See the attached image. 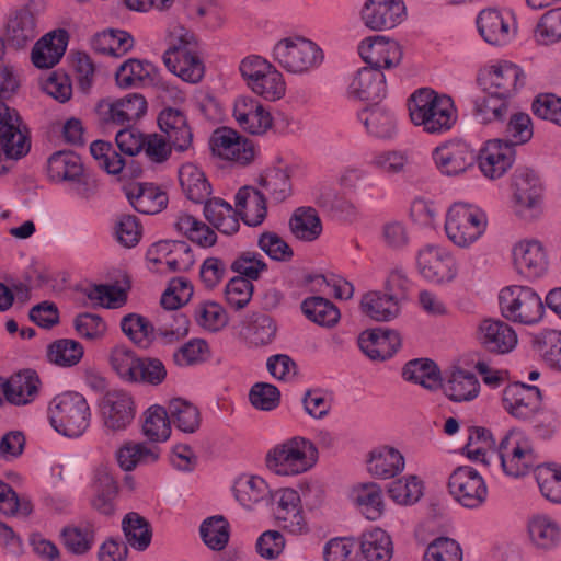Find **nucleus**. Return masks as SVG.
<instances>
[{
    "label": "nucleus",
    "instance_id": "nucleus-20",
    "mask_svg": "<svg viewBox=\"0 0 561 561\" xmlns=\"http://www.w3.org/2000/svg\"><path fill=\"white\" fill-rule=\"evenodd\" d=\"M419 273L434 284L449 283L455 277L456 260L451 252L439 247L427 245L416 257Z\"/></svg>",
    "mask_w": 561,
    "mask_h": 561
},
{
    "label": "nucleus",
    "instance_id": "nucleus-3",
    "mask_svg": "<svg viewBox=\"0 0 561 561\" xmlns=\"http://www.w3.org/2000/svg\"><path fill=\"white\" fill-rule=\"evenodd\" d=\"M53 428L67 437H80L90 426L91 410L79 392L67 391L54 397L47 409Z\"/></svg>",
    "mask_w": 561,
    "mask_h": 561
},
{
    "label": "nucleus",
    "instance_id": "nucleus-9",
    "mask_svg": "<svg viewBox=\"0 0 561 561\" xmlns=\"http://www.w3.org/2000/svg\"><path fill=\"white\" fill-rule=\"evenodd\" d=\"M474 25L480 38L496 49L512 45L518 35L517 18L512 10L505 8L488 7L480 10Z\"/></svg>",
    "mask_w": 561,
    "mask_h": 561
},
{
    "label": "nucleus",
    "instance_id": "nucleus-45",
    "mask_svg": "<svg viewBox=\"0 0 561 561\" xmlns=\"http://www.w3.org/2000/svg\"><path fill=\"white\" fill-rule=\"evenodd\" d=\"M358 118L367 133L376 138L389 139L397 131L394 115L383 107L365 108L358 113Z\"/></svg>",
    "mask_w": 561,
    "mask_h": 561
},
{
    "label": "nucleus",
    "instance_id": "nucleus-29",
    "mask_svg": "<svg viewBox=\"0 0 561 561\" xmlns=\"http://www.w3.org/2000/svg\"><path fill=\"white\" fill-rule=\"evenodd\" d=\"M68 45V34L64 30L53 31L38 39L31 53L35 67L48 69L59 62Z\"/></svg>",
    "mask_w": 561,
    "mask_h": 561
},
{
    "label": "nucleus",
    "instance_id": "nucleus-33",
    "mask_svg": "<svg viewBox=\"0 0 561 561\" xmlns=\"http://www.w3.org/2000/svg\"><path fill=\"white\" fill-rule=\"evenodd\" d=\"M486 496L488 488L482 476L471 467H458V503L467 508H478Z\"/></svg>",
    "mask_w": 561,
    "mask_h": 561
},
{
    "label": "nucleus",
    "instance_id": "nucleus-37",
    "mask_svg": "<svg viewBox=\"0 0 561 561\" xmlns=\"http://www.w3.org/2000/svg\"><path fill=\"white\" fill-rule=\"evenodd\" d=\"M147 112V101L139 93H129L107 104L105 119L116 125L136 122Z\"/></svg>",
    "mask_w": 561,
    "mask_h": 561
},
{
    "label": "nucleus",
    "instance_id": "nucleus-43",
    "mask_svg": "<svg viewBox=\"0 0 561 561\" xmlns=\"http://www.w3.org/2000/svg\"><path fill=\"white\" fill-rule=\"evenodd\" d=\"M204 203V216L218 231L233 234L239 230L236 210L229 203L218 197L208 198Z\"/></svg>",
    "mask_w": 561,
    "mask_h": 561
},
{
    "label": "nucleus",
    "instance_id": "nucleus-8",
    "mask_svg": "<svg viewBox=\"0 0 561 561\" xmlns=\"http://www.w3.org/2000/svg\"><path fill=\"white\" fill-rule=\"evenodd\" d=\"M273 60L285 71L304 75L318 68L323 61L322 49L311 39L289 36L279 39L272 50Z\"/></svg>",
    "mask_w": 561,
    "mask_h": 561
},
{
    "label": "nucleus",
    "instance_id": "nucleus-14",
    "mask_svg": "<svg viewBox=\"0 0 561 561\" xmlns=\"http://www.w3.org/2000/svg\"><path fill=\"white\" fill-rule=\"evenodd\" d=\"M47 174L51 181L69 182L80 197H90L96 188L95 181L84 173L82 162L72 151H57L47 161Z\"/></svg>",
    "mask_w": 561,
    "mask_h": 561
},
{
    "label": "nucleus",
    "instance_id": "nucleus-58",
    "mask_svg": "<svg viewBox=\"0 0 561 561\" xmlns=\"http://www.w3.org/2000/svg\"><path fill=\"white\" fill-rule=\"evenodd\" d=\"M260 185L270 198L276 203L284 202L291 194V182L286 169L272 168L260 178Z\"/></svg>",
    "mask_w": 561,
    "mask_h": 561
},
{
    "label": "nucleus",
    "instance_id": "nucleus-5",
    "mask_svg": "<svg viewBox=\"0 0 561 561\" xmlns=\"http://www.w3.org/2000/svg\"><path fill=\"white\" fill-rule=\"evenodd\" d=\"M318 461L316 445L295 436L275 445L266 455V466L276 474L291 477L309 471Z\"/></svg>",
    "mask_w": 561,
    "mask_h": 561
},
{
    "label": "nucleus",
    "instance_id": "nucleus-19",
    "mask_svg": "<svg viewBox=\"0 0 561 561\" xmlns=\"http://www.w3.org/2000/svg\"><path fill=\"white\" fill-rule=\"evenodd\" d=\"M503 408L515 419L529 420L542 408V397L538 387L515 382L504 388Z\"/></svg>",
    "mask_w": 561,
    "mask_h": 561
},
{
    "label": "nucleus",
    "instance_id": "nucleus-32",
    "mask_svg": "<svg viewBox=\"0 0 561 561\" xmlns=\"http://www.w3.org/2000/svg\"><path fill=\"white\" fill-rule=\"evenodd\" d=\"M488 218L477 205L458 203V247H469L485 231Z\"/></svg>",
    "mask_w": 561,
    "mask_h": 561
},
{
    "label": "nucleus",
    "instance_id": "nucleus-31",
    "mask_svg": "<svg viewBox=\"0 0 561 561\" xmlns=\"http://www.w3.org/2000/svg\"><path fill=\"white\" fill-rule=\"evenodd\" d=\"M92 489L93 495L90 500L92 508L102 515H112L115 512L118 484L108 468L101 466L95 469Z\"/></svg>",
    "mask_w": 561,
    "mask_h": 561
},
{
    "label": "nucleus",
    "instance_id": "nucleus-4",
    "mask_svg": "<svg viewBox=\"0 0 561 561\" xmlns=\"http://www.w3.org/2000/svg\"><path fill=\"white\" fill-rule=\"evenodd\" d=\"M501 316L523 325H535L545 316V304L540 295L528 285L512 284L504 286L497 294Z\"/></svg>",
    "mask_w": 561,
    "mask_h": 561
},
{
    "label": "nucleus",
    "instance_id": "nucleus-57",
    "mask_svg": "<svg viewBox=\"0 0 561 561\" xmlns=\"http://www.w3.org/2000/svg\"><path fill=\"white\" fill-rule=\"evenodd\" d=\"M84 348L78 341L61 339L53 342L47 348V358L60 367H72L83 357Z\"/></svg>",
    "mask_w": 561,
    "mask_h": 561
},
{
    "label": "nucleus",
    "instance_id": "nucleus-35",
    "mask_svg": "<svg viewBox=\"0 0 561 561\" xmlns=\"http://www.w3.org/2000/svg\"><path fill=\"white\" fill-rule=\"evenodd\" d=\"M4 397L15 405H25L35 400L38 394L41 380L33 370H24L4 380Z\"/></svg>",
    "mask_w": 561,
    "mask_h": 561
},
{
    "label": "nucleus",
    "instance_id": "nucleus-55",
    "mask_svg": "<svg viewBox=\"0 0 561 561\" xmlns=\"http://www.w3.org/2000/svg\"><path fill=\"white\" fill-rule=\"evenodd\" d=\"M197 38L195 34L182 25H174L168 35V49L162 59L164 64L176 61V57H184L183 54L195 51Z\"/></svg>",
    "mask_w": 561,
    "mask_h": 561
},
{
    "label": "nucleus",
    "instance_id": "nucleus-47",
    "mask_svg": "<svg viewBox=\"0 0 561 561\" xmlns=\"http://www.w3.org/2000/svg\"><path fill=\"white\" fill-rule=\"evenodd\" d=\"M154 72L156 68L151 62L128 59L118 67L115 80L119 88L128 89L152 81Z\"/></svg>",
    "mask_w": 561,
    "mask_h": 561
},
{
    "label": "nucleus",
    "instance_id": "nucleus-23",
    "mask_svg": "<svg viewBox=\"0 0 561 561\" xmlns=\"http://www.w3.org/2000/svg\"><path fill=\"white\" fill-rule=\"evenodd\" d=\"M358 53L369 68L379 70L396 67L402 59L401 46L383 36L364 39L358 46Z\"/></svg>",
    "mask_w": 561,
    "mask_h": 561
},
{
    "label": "nucleus",
    "instance_id": "nucleus-59",
    "mask_svg": "<svg viewBox=\"0 0 561 561\" xmlns=\"http://www.w3.org/2000/svg\"><path fill=\"white\" fill-rule=\"evenodd\" d=\"M122 527L127 542L135 549L142 551L151 542V530L148 522L138 513H128L123 522Z\"/></svg>",
    "mask_w": 561,
    "mask_h": 561
},
{
    "label": "nucleus",
    "instance_id": "nucleus-25",
    "mask_svg": "<svg viewBox=\"0 0 561 561\" xmlns=\"http://www.w3.org/2000/svg\"><path fill=\"white\" fill-rule=\"evenodd\" d=\"M104 425L112 431L125 430L135 417L134 400L125 391L107 392L101 403Z\"/></svg>",
    "mask_w": 561,
    "mask_h": 561
},
{
    "label": "nucleus",
    "instance_id": "nucleus-7",
    "mask_svg": "<svg viewBox=\"0 0 561 561\" xmlns=\"http://www.w3.org/2000/svg\"><path fill=\"white\" fill-rule=\"evenodd\" d=\"M162 317L165 323L156 330L146 317L138 313H128L122 318L121 329L134 344L141 348H148L157 334L171 340L172 337L179 339L187 333L188 321L185 316L164 312Z\"/></svg>",
    "mask_w": 561,
    "mask_h": 561
},
{
    "label": "nucleus",
    "instance_id": "nucleus-28",
    "mask_svg": "<svg viewBox=\"0 0 561 561\" xmlns=\"http://www.w3.org/2000/svg\"><path fill=\"white\" fill-rule=\"evenodd\" d=\"M401 336L393 330H371L363 332L358 345L373 360H386L401 347Z\"/></svg>",
    "mask_w": 561,
    "mask_h": 561
},
{
    "label": "nucleus",
    "instance_id": "nucleus-52",
    "mask_svg": "<svg viewBox=\"0 0 561 561\" xmlns=\"http://www.w3.org/2000/svg\"><path fill=\"white\" fill-rule=\"evenodd\" d=\"M362 553L367 561H389L392 557V541L381 528H374L362 536Z\"/></svg>",
    "mask_w": 561,
    "mask_h": 561
},
{
    "label": "nucleus",
    "instance_id": "nucleus-42",
    "mask_svg": "<svg viewBox=\"0 0 561 561\" xmlns=\"http://www.w3.org/2000/svg\"><path fill=\"white\" fill-rule=\"evenodd\" d=\"M363 313L376 321H390L397 318L401 310V304L388 293L369 291L360 300Z\"/></svg>",
    "mask_w": 561,
    "mask_h": 561
},
{
    "label": "nucleus",
    "instance_id": "nucleus-36",
    "mask_svg": "<svg viewBox=\"0 0 561 561\" xmlns=\"http://www.w3.org/2000/svg\"><path fill=\"white\" fill-rule=\"evenodd\" d=\"M404 457L390 446H381L374 449L367 461L368 472L378 479H390L404 469Z\"/></svg>",
    "mask_w": 561,
    "mask_h": 561
},
{
    "label": "nucleus",
    "instance_id": "nucleus-62",
    "mask_svg": "<svg viewBox=\"0 0 561 561\" xmlns=\"http://www.w3.org/2000/svg\"><path fill=\"white\" fill-rule=\"evenodd\" d=\"M495 447L492 433L485 427L473 426L469 428L468 439L462 454L473 461H484L489 450Z\"/></svg>",
    "mask_w": 561,
    "mask_h": 561
},
{
    "label": "nucleus",
    "instance_id": "nucleus-34",
    "mask_svg": "<svg viewBox=\"0 0 561 561\" xmlns=\"http://www.w3.org/2000/svg\"><path fill=\"white\" fill-rule=\"evenodd\" d=\"M300 499L294 489H283L278 493V500L274 507L276 519L283 527L293 534H301L307 530L304 516L299 507Z\"/></svg>",
    "mask_w": 561,
    "mask_h": 561
},
{
    "label": "nucleus",
    "instance_id": "nucleus-24",
    "mask_svg": "<svg viewBox=\"0 0 561 561\" xmlns=\"http://www.w3.org/2000/svg\"><path fill=\"white\" fill-rule=\"evenodd\" d=\"M233 116L240 128L252 135H263L273 125L271 113L252 96L242 95L236 99Z\"/></svg>",
    "mask_w": 561,
    "mask_h": 561
},
{
    "label": "nucleus",
    "instance_id": "nucleus-10",
    "mask_svg": "<svg viewBox=\"0 0 561 561\" xmlns=\"http://www.w3.org/2000/svg\"><path fill=\"white\" fill-rule=\"evenodd\" d=\"M240 72L248 88L267 101L280 100L286 93L283 73L261 56H249L240 64Z\"/></svg>",
    "mask_w": 561,
    "mask_h": 561
},
{
    "label": "nucleus",
    "instance_id": "nucleus-61",
    "mask_svg": "<svg viewBox=\"0 0 561 561\" xmlns=\"http://www.w3.org/2000/svg\"><path fill=\"white\" fill-rule=\"evenodd\" d=\"M301 309L308 319L320 325H334L340 318L337 308L328 299L319 296L306 298L301 304Z\"/></svg>",
    "mask_w": 561,
    "mask_h": 561
},
{
    "label": "nucleus",
    "instance_id": "nucleus-38",
    "mask_svg": "<svg viewBox=\"0 0 561 561\" xmlns=\"http://www.w3.org/2000/svg\"><path fill=\"white\" fill-rule=\"evenodd\" d=\"M182 192L193 203L201 204L209 198L211 185L204 171L194 163H184L179 170Z\"/></svg>",
    "mask_w": 561,
    "mask_h": 561
},
{
    "label": "nucleus",
    "instance_id": "nucleus-16",
    "mask_svg": "<svg viewBox=\"0 0 561 561\" xmlns=\"http://www.w3.org/2000/svg\"><path fill=\"white\" fill-rule=\"evenodd\" d=\"M147 260L158 272H183L194 264V255L184 241L162 240L147 251Z\"/></svg>",
    "mask_w": 561,
    "mask_h": 561
},
{
    "label": "nucleus",
    "instance_id": "nucleus-30",
    "mask_svg": "<svg viewBox=\"0 0 561 561\" xmlns=\"http://www.w3.org/2000/svg\"><path fill=\"white\" fill-rule=\"evenodd\" d=\"M158 124L176 151H186L192 147L193 133L180 110L164 108L159 114Z\"/></svg>",
    "mask_w": 561,
    "mask_h": 561
},
{
    "label": "nucleus",
    "instance_id": "nucleus-63",
    "mask_svg": "<svg viewBox=\"0 0 561 561\" xmlns=\"http://www.w3.org/2000/svg\"><path fill=\"white\" fill-rule=\"evenodd\" d=\"M233 492L239 503L250 508L265 496L267 484L260 477L243 476L234 482Z\"/></svg>",
    "mask_w": 561,
    "mask_h": 561
},
{
    "label": "nucleus",
    "instance_id": "nucleus-53",
    "mask_svg": "<svg viewBox=\"0 0 561 561\" xmlns=\"http://www.w3.org/2000/svg\"><path fill=\"white\" fill-rule=\"evenodd\" d=\"M293 234L302 241H313L322 232L321 220L316 209L300 207L296 209L289 221Z\"/></svg>",
    "mask_w": 561,
    "mask_h": 561
},
{
    "label": "nucleus",
    "instance_id": "nucleus-26",
    "mask_svg": "<svg viewBox=\"0 0 561 561\" xmlns=\"http://www.w3.org/2000/svg\"><path fill=\"white\" fill-rule=\"evenodd\" d=\"M479 343L488 351L505 354L517 345V334L506 322L499 319L483 320L477 331Z\"/></svg>",
    "mask_w": 561,
    "mask_h": 561
},
{
    "label": "nucleus",
    "instance_id": "nucleus-22",
    "mask_svg": "<svg viewBox=\"0 0 561 561\" xmlns=\"http://www.w3.org/2000/svg\"><path fill=\"white\" fill-rule=\"evenodd\" d=\"M515 161V149L508 141L491 139L479 151V169L491 180L502 178Z\"/></svg>",
    "mask_w": 561,
    "mask_h": 561
},
{
    "label": "nucleus",
    "instance_id": "nucleus-27",
    "mask_svg": "<svg viewBox=\"0 0 561 561\" xmlns=\"http://www.w3.org/2000/svg\"><path fill=\"white\" fill-rule=\"evenodd\" d=\"M387 93L386 77L376 68L364 67L351 78L347 94L360 101H378Z\"/></svg>",
    "mask_w": 561,
    "mask_h": 561
},
{
    "label": "nucleus",
    "instance_id": "nucleus-17",
    "mask_svg": "<svg viewBox=\"0 0 561 561\" xmlns=\"http://www.w3.org/2000/svg\"><path fill=\"white\" fill-rule=\"evenodd\" d=\"M525 541L538 552H551L561 546V523L547 513H535L525 522Z\"/></svg>",
    "mask_w": 561,
    "mask_h": 561
},
{
    "label": "nucleus",
    "instance_id": "nucleus-13",
    "mask_svg": "<svg viewBox=\"0 0 561 561\" xmlns=\"http://www.w3.org/2000/svg\"><path fill=\"white\" fill-rule=\"evenodd\" d=\"M31 150V137L16 110L0 103V173L7 171L2 157L19 160Z\"/></svg>",
    "mask_w": 561,
    "mask_h": 561
},
{
    "label": "nucleus",
    "instance_id": "nucleus-15",
    "mask_svg": "<svg viewBox=\"0 0 561 561\" xmlns=\"http://www.w3.org/2000/svg\"><path fill=\"white\" fill-rule=\"evenodd\" d=\"M39 34L38 13L30 3L9 11L3 24V42L14 49L28 46Z\"/></svg>",
    "mask_w": 561,
    "mask_h": 561
},
{
    "label": "nucleus",
    "instance_id": "nucleus-44",
    "mask_svg": "<svg viewBox=\"0 0 561 561\" xmlns=\"http://www.w3.org/2000/svg\"><path fill=\"white\" fill-rule=\"evenodd\" d=\"M160 449L145 443H126L116 453V459L124 471H131L138 466L154 463Z\"/></svg>",
    "mask_w": 561,
    "mask_h": 561
},
{
    "label": "nucleus",
    "instance_id": "nucleus-50",
    "mask_svg": "<svg viewBox=\"0 0 561 561\" xmlns=\"http://www.w3.org/2000/svg\"><path fill=\"white\" fill-rule=\"evenodd\" d=\"M134 46V38L122 30H107L92 38V47L96 53L122 57Z\"/></svg>",
    "mask_w": 561,
    "mask_h": 561
},
{
    "label": "nucleus",
    "instance_id": "nucleus-54",
    "mask_svg": "<svg viewBox=\"0 0 561 561\" xmlns=\"http://www.w3.org/2000/svg\"><path fill=\"white\" fill-rule=\"evenodd\" d=\"M94 537L95 527L90 522L67 526L61 531L65 547L75 554L88 552L94 543Z\"/></svg>",
    "mask_w": 561,
    "mask_h": 561
},
{
    "label": "nucleus",
    "instance_id": "nucleus-21",
    "mask_svg": "<svg viewBox=\"0 0 561 561\" xmlns=\"http://www.w3.org/2000/svg\"><path fill=\"white\" fill-rule=\"evenodd\" d=\"M404 16L405 5L402 0H366L360 10L364 25L373 31L393 28Z\"/></svg>",
    "mask_w": 561,
    "mask_h": 561
},
{
    "label": "nucleus",
    "instance_id": "nucleus-49",
    "mask_svg": "<svg viewBox=\"0 0 561 561\" xmlns=\"http://www.w3.org/2000/svg\"><path fill=\"white\" fill-rule=\"evenodd\" d=\"M354 502L367 519H378L385 511L383 494L377 483H364L353 490Z\"/></svg>",
    "mask_w": 561,
    "mask_h": 561
},
{
    "label": "nucleus",
    "instance_id": "nucleus-40",
    "mask_svg": "<svg viewBox=\"0 0 561 561\" xmlns=\"http://www.w3.org/2000/svg\"><path fill=\"white\" fill-rule=\"evenodd\" d=\"M402 378L432 392L437 391L442 386L440 370L430 358L409 360L402 368Z\"/></svg>",
    "mask_w": 561,
    "mask_h": 561
},
{
    "label": "nucleus",
    "instance_id": "nucleus-56",
    "mask_svg": "<svg viewBox=\"0 0 561 561\" xmlns=\"http://www.w3.org/2000/svg\"><path fill=\"white\" fill-rule=\"evenodd\" d=\"M170 422L184 433H194L201 424L198 409L191 402L176 398L170 401L168 407Z\"/></svg>",
    "mask_w": 561,
    "mask_h": 561
},
{
    "label": "nucleus",
    "instance_id": "nucleus-48",
    "mask_svg": "<svg viewBox=\"0 0 561 561\" xmlns=\"http://www.w3.org/2000/svg\"><path fill=\"white\" fill-rule=\"evenodd\" d=\"M142 434L152 443H162L171 435L168 411L161 405L149 407L141 416Z\"/></svg>",
    "mask_w": 561,
    "mask_h": 561
},
{
    "label": "nucleus",
    "instance_id": "nucleus-12",
    "mask_svg": "<svg viewBox=\"0 0 561 561\" xmlns=\"http://www.w3.org/2000/svg\"><path fill=\"white\" fill-rule=\"evenodd\" d=\"M510 262L515 274L526 282H536L548 274L550 261L545 243L533 237L513 242Z\"/></svg>",
    "mask_w": 561,
    "mask_h": 561
},
{
    "label": "nucleus",
    "instance_id": "nucleus-46",
    "mask_svg": "<svg viewBox=\"0 0 561 561\" xmlns=\"http://www.w3.org/2000/svg\"><path fill=\"white\" fill-rule=\"evenodd\" d=\"M174 227L180 233L199 247L209 248L217 241L215 231L188 213L181 211L176 217Z\"/></svg>",
    "mask_w": 561,
    "mask_h": 561
},
{
    "label": "nucleus",
    "instance_id": "nucleus-11",
    "mask_svg": "<svg viewBox=\"0 0 561 561\" xmlns=\"http://www.w3.org/2000/svg\"><path fill=\"white\" fill-rule=\"evenodd\" d=\"M477 81L484 93L513 98L525 85L526 73L518 64L497 58L489 60L480 68Z\"/></svg>",
    "mask_w": 561,
    "mask_h": 561
},
{
    "label": "nucleus",
    "instance_id": "nucleus-18",
    "mask_svg": "<svg viewBox=\"0 0 561 561\" xmlns=\"http://www.w3.org/2000/svg\"><path fill=\"white\" fill-rule=\"evenodd\" d=\"M209 146L214 156L239 165L249 164L255 156L253 144L239 135L238 131L222 127L216 129Z\"/></svg>",
    "mask_w": 561,
    "mask_h": 561
},
{
    "label": "nucleus",
    "instance_id": "nucleus-2",
    "mask_svg": "<svg viewBox=\"0 0 561 561\" xmlns=\"http://www.w3.org/2000/svg\"><path fill=\"white\" fill-rule=\"evenodd\" d=\"M510 209L520 221L530 224L545 213V184L537 171L524 167L511 178Z\"/></svg>",
    "mask_w": 561,
    "mask_h": 561
},
{
    "label": "nucleus",
    "instance_id": "nucleus-39",
    "mask_svg": "<svg viewBox=\"0 0 561 561\" xmlns=\"http://www.w3.org/2000/svg\"><path fill=\"white\" fill-rule=\"evenodd\" d=\"M236 206L245 225L256 227L266 217V199L262 192L244 186L236 194Z\"/></svg>",
    "mask_w": 561,
    "mask_h": 561
},
{
    "label": "nucleus",
    "instance_id": "nucleus-64",
    "mask_svg": "<svg viewBox=\"0 0 561 561\" xmlns=\"http://www.w3.org/2000/svg\"><path fill=\"white\" fill-rule=\"evenodd\" d=\"M204 543L220 551L229 541V524L222 516H211L205 519L199 527Z\"/></svg>",
    "mask_w": 561,
    "mask_h": 561
},
{
    "label": "nucleus",
    "instance_id": "nucleus-60",
    "mask_svg": "<svg viewBox=\"0 0 561 561\" xmlns=\"http://www.w3.org/2000/svg\"><path fill=\"white\" fill-rule=\"evenodd\" d=\"M541 495L552 503H561V466L541 465L535 471Z\"/></svg>",
    "mask_w": 561,
    "mask_h": 561
},
{
    "label": "nucleus",
    "instance_id": "nucleus-6",
    "mask_svg": "<svg viewBox=\"0 0 561 561\" xmlns=\"http://www.w3.org/2000/svg\"><path fill=\"white\" fill-rule=\"evenodd\" d=\"M497 453L503 472L511 478H523L541 466L531 438L520 430L510 431Z\"/></svg>",
    "mask_w": 561,
    "mask_h": 561
},
{
    "label": "nucleus",
    "instance_id": "nucleus-41",
    "mask_svg": "<svg viewBox=\"0 0 561 561\" xmlns=\"http://www.w3.org/2000/svg\"><path fill=\"white\" fill-rule=\"evenodd\" d=\"M127 197L137 211L146 215L161 211L168 202L163 191L153 184L147 183L131 186L127 192Z\"/></svg>",
    "mask_w": 561,
    "mask_h": 561
},
{
    "label": "nucleus",
    "instance_id": "nucleus-1",
    "mask_svg": "<svg viewBox=\"0 0 561 561\" xmlns=\"http://www.w3.org/2000/svg\"><path fill=\"white\" fill-rule=\"evenodd\" d=\"M454 100L431 88L415 90L408 100L409 116L412 124L430 135L449 131L455 123Z\"/></svg>",
    "mask_w": 561,
    "mask_h": 561
},
{
    "label": "nucleus",
    "instance_id": "nucleus-51",
    "mask_svg": "<svg viewBox=\"0 0 561 561\" xmlns=\"http://www.w3.org/2000/svg\"><path fill=\"white\" fill-rule=\"evenodd\" d=\"M186 15L210 30L219 28L225 22V14L215 0H186Z\"/></svg>",
    "mask_w": 561,
    "mask_h": 561
}]
</instances>
